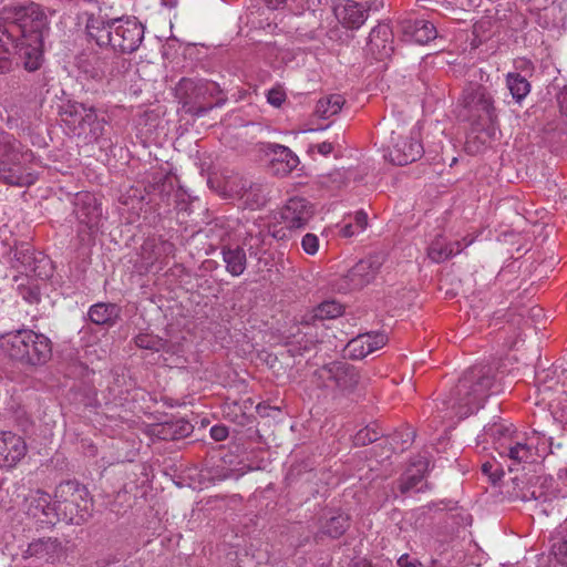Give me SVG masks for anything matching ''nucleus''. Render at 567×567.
<instances>
[{
  "label": "nucleus",
  "instance_id": "nucleus-58",
  "mask_svg": "<svg viewBox=\"0 0 567 567\" xmlns=\"http://www.w3.org/2000/svg\"><path fill=\"white\" fill-rule=\"evenodd\" d=\"M174 424L177 425V432H183V437L187 436L193 430L192 425L188 422L177 421L174 422Z\"/></svg>",
  "mask_w": 567,
  "mask_h": 567
},
{
  "label": "nucleus",
  "instance_id": "nucleus-6",
  "mask_svg": "<svg viewBox=\"0 0 567 567\" xmlns=\"http://www.w3.org/2000/svg\"><path fill=\"white\" fill-rule=\"evenodd\" d=\"M361 381L359 370L344 361H331L313 371L311 382L333 399L352 394Z\"/></svg>",
  "mask_w": 567,
  "mask_h": 567
},
{
  "label": "nucleus",
  "instance_id": "nucleus-33",
  "mask_svg": "<svg viewBox=\"0 0 567 567\" xmlns=\"http://www.w3.org/2000/svg\"><path fill=\"white\" fill-rule=\"evenodd\" d=\"M202 84L205 89H207V92H203L200 90L199 96H198V104H213L214 107H219L225 104L227 101L226 95L223 93L221 89L216 82L208 81V80H202Z\"/></svg>",
  "mask_w": 567,
  "mask_h": 567
},
{
  "label": "nucleus",
  "instance_id": "nucleus-45",
  "mask_svg": "<svg viewBox=\"0 0 567 567\" xmlns=\"http://www.w3.org/2000/svg\"><path fill=\"white\" fill-rule=\"evenodd\" d=\"M162 440H178L183 437V432H177V425L174 422L162 424L157 431Z\"/></svg>",
  "mask_w": 567,
  "mask_h": 567
},
{
  "label": "nucleus",
  "instance_id": "nucleus-56",
  "mask_svg": "<svg viewBox=\"0 0 567 567\" xmlns=\"http://www.w3.org/2000/svg\"><path fill=\"white\" fill-rule=\"evenodd\" d=\"M302 467L303 466L301 464L291 466L289 472H288V474H287V480L290 483L296 482L299 478V476L301 475Z\"/></svg>",
  "mask_w": 567,
  "mask_h": 567
},
{
  "label": "nucleus",
  "instance_id": "nucleus-27",
  "mask_svg": "<svg viewBox=\"0 0 567 567\" xmlns=\"http://www.w3.org/2000/svg\"><path fill=\"white\" fill-rule=\"evenodd\" d=\"M472 244V240L462 244V241L447 243L443 237H436L427 248V256L434 262H443L452 256L460 254L465 247Z\"/></svg>",
  "mask_w": 567,
  "mask_h": 567
},
{
  "label": "nucleus",
  "instance_id": "nucleus-22",
  "mask_svg": "<svg viewBox=\"0 0 567 567\" xmlns=\"http://www.w3.org/2000/svg\"><path fill=\"white\" fill-rule=\"evenodd\" d=\"M74 213L81 224L93 229L102 217V207L96 197L91 193H79L75 196Z\"/></svg>",
  "mask_w": 567,
  "mask_h": 567
},
{
  "label": "nucleus",
  "instance_id": "nucleus-38",
  "mask_svg": "<svg viewBox=\"0 0 567 567\" xmlns=\"http://www.w3.org/2000/svg\"><path fill=\"white\" fill-rule=\"evenodd\" d=\"M136 347L159 352L166 347V340L153 333H140L134 338Z\"/></svg>",
  "mask_w": 567,
  "mask_h": 567
},
{
  "label": "nucleus",
  "instance_id": "nucleus-28",
  "mask_svg": "<svg viewBox=\"0 0 567 567\" xmlns=\"http://www.w3.org/2000/svg\"><path fill=\"white\" fill-rule=\"evenodd\" d=\"M87 316L94 324L112 327L120 319L121 308L115 303L99 302L90 307Z\"/></svg>",
  "mask_w": 567,
  "mask_h": 567
},
{
  "label": "nucleus",
  "instance_id": "nucleus-13",
  "mask_svg": "<svg viewBox=\"0 0 567 567\" xmlns=\"http://www.w3.org/2000/svg\"><path fill=\"white\" fill-rule=\"evenodd\" d=\"M200 90L207 92V89L202 84V80L188 78L179 80L176 86V96L182 101L186 113L196 117H202L213 110V104H198Z\"/></svg>",
  "mask_w": 567,
  "mask_h": 567
},
{
  "label": "nucleus",
  "instance_id": "nucleus-25",
  "mask_svg": "<svg viewBox=\"0 0 567 567\" xmlns=\"http://www.w3.org/2000/svg\"><path fill=\"white\" fill-rule=\"evenodd\" d=\"M369 9L353 0L334 7V16L348 29H359L368 18Z\"/></svg>",
  "mask_w": 567,
  "mask_h": 567
},
{
  "label": "nucleus",
  "instance_id": "nucleus-7",
  "mask_svg": "<svg viewBox=\"0 0 567 567\" xmlns=\"http://www.w3.org/2000/svg\"><path fill=\"white\" fill-rule=\"evenodd\" d=\"M9 355L32 367L45 364L52 357L51 340L33 330L22 329L6 337Z\"/></svg>",
  "mask_w": 567,
  "mask_h": 567
},
{
  "label": "nucleus",
  "instance_id": "nucleus-19",
  "mask_svg": "<svg viewBox=\"0 0 567 567\" xmlns=\"http://www.w3.org/2000/svg\"><path fill=\"white\" fill-rule=\"evenodd\" d=\"M27 454L24 440L10 431L0 432V467H13Z\"/></svg>",
  "mask_w": 567,
  "mask_h": 567
},
{
  "label": "nucleus",
  "instance_id": "nucleus-34",
  "mask_svg": "<svg viewBox=\"0 0 567 567\" xmlns=\"http://www.w3.org/2000/svg\"><path fill=\"white\" fill-rule=\"evenodd\" d=\"M0 178L9 185L29 186L33 183L30 174H24L21 166L10 167L7 163H2L0 167Z\"/></svg>",
  "mask_w": 567,
  "mask_h": 567
},
{
  "label": "nucleus",
  "instance_id": "nucleus-37",
  "mask_svg": "<svg viewBox=\"0 0 567 567\" xmlns=\"http://www.w3.org/2000/svg\"><path fill=\"white\" fill-rule=\"evenodd\" d=\"M13 257H14L16 261L21 266V268H23L24 271H31V272L37 271L35 264L38 260L34 256L33 250L31 249V247L29 245H27V246L22 245L21 248H16Z\"/></svg>",
  "mask_w": 567,
  "mask_h": 567
},
{
  "label": "nucleus",
  "instance_id": "nucleus-46",
  "mask_svg": "<svg viewBox=\"0 0 567 567\" xmlns=\"http://www.w3.org/2000/svg\"><path fill=\"white\" fill-rule=\"evenodd\" d=\"M301 246L309 255H315L319 248V238L315 234H306L302 237Z\"/></svg>",
  "mask_w": 567,
  "mask_h": 567
},
{
  "label": "nucleus",
  "instance_id": "nucleus-48",
  "mask_svg": "<svg viewBox=\"0 0 567 567\" xmlns=\"http://www.w3.org/2000/svg\"><path fill=\"white\" fill-rule=\"evenodd\" d=\"M19 291L21 297L30 303L38 302L40 300V291L35 286H20Z\"/></svg>",
  "mask_w": 567,
  "mask_h": 567
},
{
  "label": "nucleus",
  "instance_id": "nucleus-32",
  "mask_svg": "<svg viewBox=\"0 0 567 567\" xmlns=\"http://www.w3.org/2000/svg\"><path fill=\"white\" fill-rule=\"evenodd\" d=\"M346 100L340 94H330L320 99L315 109V114L320 118H329L336 114H338L342 106L344 105Z\"/></svg>",
  "mask_w": 567,
  "mask_h": 567
},
{
  "label": "nucleus",
  "instance_id": "nucleus-31",
  "mask_svg": "<svg viewBox=\"0 0 567 567\" xmlns=\"http://www.w3.org/2000/svg\"><path fill=\"white\" fill-rule=\"evenodd\" d=\"M16 41L6 42L0 38V74H7L13 71L14 66L22 65L14 48Z\"/></svg>",
  "mask_w": 567,
  "mask_h": 567
},
{
  "label": "nucleus",
  "instance_id": "nucleus-18",
  "mask_svg": "<svg viewBox=\"0 0 567 567\" xmlns=\"http://www.w3.org/2000/svg\"><path fill=\"white\" fill-rule=\"evenodd\" d=\"M312 216V205L301 197L290 198L281 210V218L288 229L303 228Z\"/></svg>",
  "mask_w": 567,
  "mask_h": 567
},
{
  "label": "nucleus",
  "instance_id": "nucleus-41",
  "mask_svg": "<svg viewBox=\"0 0 567 567\" xmlns=\"http://www.w3.org/2000/svg\"><path fill=\"white\" fill-rule=\"evenodd\" d=\"M381 435L377 427L365 426L354 435L353 442L357 446H364L375 442Z\"/></svg>",
  "mask_w": 567,
  "mask_h": 567
},
{
  "label": "nucleus",
  "instance_id": "nucleus-43",
  "mask_svg": "<svg viewBox=\"0 0 567 567\" xmlns=\"http://www.w3.org/2000/svg\"><path fill=\"white\" fill-rule=\"evenodd\" d=\"M533 309L523 308V309L519 310L518 313L509 311L506 315L507 323H508L509 328L522 329L523 326H526L528 323V321L525 319V316L527 313H529Z\"/></svg>",
  "mask_w": 567,
  "mask_h": 567
},
{
  "label": "nucleus",
  "instance_id": "nucleus-3",
  "mask_svg": "<svg viewBox=\"0 0 567 567\" xmlns=\"http://www.w3.org/2000/svg\"><path fill=\"white\" fill-rule=\"evenodd\" d=\"M494 382L492 368L474 365L467 369L443 404L458 419L467 417L483 406Z\"/></svg>",
  "mask_w": 567,
  "mask_h": 567
},
{
  "label": "nucleus",
  "instance_id": "nucleus-26",
  "mask_svg": "<svg viewBox=\"0 0 567 567\" xmlns=\"http://www.w3.org/2000/svg\"><path fill=\"white\" fill-rule=\"evenodd\" d=\"M496 131V124L477 125L471 123V131L466 137L465 150L471 154L480 153L495 140Z\"/></svg>",
  "mask_w": 567,
  "mask_h": 567
},
{
  "label": "nucleus",
  "instance_id": "nucleus-49",
  "mask_svg": "<svg viewBox=\"0 0 567 567\" xmlns=\"http://www.w3.org/2000/svg\"><path fill=\"white\" fill-rule=\"evenodd\" d=\"M286 100V94L280 89H271L267 94V101L272 106L279 107Z\"/></svg>",
  "mask_w": 567,
  "mask_h": 567
},
{
  "label": "nucleus",
  "instance_id": "nucleus-57",
  "mask_svg": "<svg viewBox=\"0 0 567 567\" xmlns=\"http://www.w3.org/2000/svg\"><path fill=\"white\" fill-rule=\"evenodd\" d=\"M398 565L400 567H416L419 565V561L415 559H411L408 554H404L398 559Z\"/></svg>",
  "mask_w": 567,
  "mask_h": 567
},
{
  "label": "nucleus",
  "instance_id": "nucleus-55",
  "mask_svg": "<svg viewBox=\"0 0 567 567\" xmlns=\"http://www.w3.org/2000/svg\"><path fill=\"white\" fill-rule=\"evenodd\" d=\"M354 221H355L354 226L357 227V229L363 230L368 225L367 214L362 210L357 212L355 216H354Z\"/></svg>",
  "mask_w": 567,
  "mask_h": 567
},
{
  "label": "nucleus",
  "instance_id": "nucleus-62",
  "mask_svg": "<svg viewBox=\"0 0 567 567\" xmlns=\"http://www.w3.org/2000/svg\"><path fill=\"white\" fill-rule=\"evenodd\" d=\"M265 1L268 4V7H270L272 9H276L277 7H279L280 4L286 2V0H265Z\"/></svg>",
  "mask_w": 567,
  "mask_h": 567
},
{
  "label": "nucleus",
  "instance_id": "nucleus-35",
  "mask_svg": "<svg viewBox=\"0 0 567 567\" xmlns=\"http://www.w3.org/2000/svg\"><path fill=\"white\" fill-rule=\"evenodd\" d=\"M506 85L513 99L520 103L530 92V83L519 73L511 72L506 75Z\"/></svg>",
  "mask_w": 567,
  "mask_h": 567
},
{
  "label": "nucleus",
  "instance_id": "nucleus-47",
  "mask_svg": "<svg viewBox=\"0 0 567 567\" xmlns=\"http://www.w3.org/2000/svg\"><path fill=\"white\" fill-rule=\"evenodd\" d=\"M131 68V62L123 58H116L113 61L112 69L110 71V74L113 78H118L126 73L128 69Z\"/></svg>",
  "mask_w": 567,
  "mask_h": 567
},
{
  "label": "nucleus",
  "instance_id": "nucleus-2",
  "mask_svg": "<svg viewBox=\"0 0 567 567\" xmlns=\"http://www.w3.org/2000/svg\"><path fill=\"white\" fill-rule=\"evenodd\" d=\"M86 33L91 40L103 48L109 47L122 54L135 52L144 39V25L132 17L105 20L102 17H89Z\"/></svg>",
  "mask_w": 567,
  "mask_h": 567
},
{
  "label": "nucleus",
  "instance_id": "nucleus-51",
  "mask_svg": "<svg viewBox=\"0 0 567 567\" xmlns=\"http://www.w3.org/2000/svg\"><path fill=\"white\" fill-rule=\"evenodd\" d=\"M333 148L334 147L331 142H322V143H318V144H311L309 146L308 152L309 153L318 152L322 156H327L332 153Z\"/></svg>",
  "mask_w": 567,
  "mask_h": 567
},
{
  "label": "nucleus",
  "instance_id": "nucleus-50",
  "mask_svg": "<svg viewBox=\"0 0 567 567\" xmlns=\"http://www.w3.org/2000/svg\"><path fill=\"white\" fill-rule=\"evenodd\" d=\"M494 465L489 462H486L482 465V472L489 476L491 481L495 484L497 481L501 480V476L504 474L503 470L496 467L495 470Z\"/></svg>",
  "mask_w": 567,
  "mask_h": 567
},
{
  "label": "nucleus",
  "instance_id": "nucleus-5",
  "mask_svg": "<svg viewBox=\"0 0 567 567\" xmlns=\"http://www.w3.org/2000/svg\"><path fill=\"white\" fill-rule=\"evenodd\" d=\"M53 498L58 523L81 525L91 517L93 499L86 486L76 480L59 483L54 488Z\"/></svg>",
  "mask_w": 567,
  "mask_h": 567
},
{
  "label": "nucleus",
  "instance_id": "nucleus-24",
  "mask_svg": "<svg viewBox=\"0 0 567 567\" xmlns=\"http://www.w3.org/2000/svg\"><path fill=\"white\" fill-rule=\"evenodd\" d=\"M386 341L388 337L384 333H363L350 340L347 344V349L349 350L351 359L359 360L381 349Z\"/></svg>",
  "mask_w": 567,
  "mask_h": 567
},
{
  "label": "nucleus",
  "instance_id": "nucleus-23",
  "mask_svg": "<svg viewBox=\"0 0 567 567\" xmlns=\"http://www.w3.org/2000/svg\"><path fill=\"white\" fill-rule=\"evenodd\" d=\"M399 27L405 38L419 44H426L437 37L436 28L427 20L403 18L399 20Z\"/></svg>",
  "mask_w": 567,
  "mask_h": 567
},
{
  "label": "nucleus",
  "instance_id": "nucleus-63",
  "mask_svg": "<svg viewBox=\"0 0 567 567\" xmlns=\"http://www.w3.org/2000/svg\"><path fill=\"white\" fill-rule=\"evenodd\" d=\"M560 417H561V422H564L565 426H567V411L566 410L561 411Z\"/></svg>",
  "mask_w": 567,
  "mask_h": 567
},
{
  "label": "nucleus",
  "instance_id": "nucleus-30",
  "mask_svg": "<svg viewBox=\"0 0 567 567\" xmlns=\"http://www.w3.org/2000/svg\"><path fill=\"white\" fill-rule=\"evenodd\" d=\"M223 260L226 264V270L231 276H240L247 266L246 251L244 247L226 245L221 248Z\"/></svg>",
  "mask_w": 567,
  "mask_h": 567
},
{
  "label": "nucleus",
  "instance_id": "nucleus-17",
  "mask_svg": "<svg viewBox=\"0 0 567 567\" xmlns=\"http://www.w3.org/2000/svg\"><path fill=\"white\" fill-rule=\"evenodd\" d=\"M66 556V549L58 538H39L31 542L24 550V557H33L39 563L55 564Z\"/></svg>",
  "mask_w": 567,
  "mask_h": 567
},
{
  "label": "nucleus",
  "instance_id": "nucleus-8",
  "mask_svg": "<svg viewBox=\"0 0 567 567\" xmlns=\"http://www.w3.org/2000/svg\"><path fill=\"white\" fill-rule=\"evenodd\" d=\"M465 117L477 125L496 124L497 112L491 92L481 84H470L462 100Z\"/></svg>",
  "mask_w": 567,
  "mask_h": 567
},
{
  "label": "nucleus",
  "instance_id": "nucleus-40",
  "mask_svg": "<svg viewBox=\"0 0 567 567\" xmlns=\"http://www.w3.org/2000/svg\"><path fill=\"white\" fill-rule=\"evenodd\" d=\"M266 234L259 231L255 235L249 234L244 240V247L247 248L250 257H259L265 251Z\"/></svg>",
  "mask_w": 567,
  "mask_h": 567
},
{
  "label": "nucleus",
  "instance_id": "nucleus-14",
  "mask_svg": "<svg viewBox=\"0 0 567 567\" xmlns=\"http://www.w3.org/2000/svg\"><path fill=\"white\" fill-rule=\"evenodd\" d=\"M518 499L524 502H534L535 507H539L540 513L549 515L553 509V502L556 495L544 476H534L527 481L526 491L518 492Z\"/></svg>",
  "mask_w": 567,
  "mask_h": 567
},
{
  "label": "nucleus",
  "instance_id": "nucleus-11",
  "mask_svg": "<svg viewBox=\"0 0 567 567\" xmlns=\"http://www.w3.org/2000/svg\"><path fill=\"white\" fill-rule=\"evenodd\" d=\"M488 432L494 437L499 435L496 450L501 456L507 457L512 462L508 466L509 471H513L512 465H518L532 460L533 447L527 443H522L519 441H514L512 437H507L508 429L495 424L488 429Z\"/></svg>",
  "mask_w": 567,
  "mask_h": 567
},
{
  "label": "nucleus",
  "instance_id": "nucleus-36",
  "mask_svg": "<svg viewBox=\"0 0 567 567\" xmlns=\"http://www.w3.org/2000/svg\"><path fill=\"white\" fill-rule=\"evenodd\" d=\"M550 553L559 564L567 565V520L566 519H565L564 524L560 525V528L557 532V535L553 538Z\"/></svg>",
  "mask_w": 567,
  "mask_h": 567
},
{
  "label": "nucleus",
  "instance_id": "nucleus-53",
  "mask_svg": "<svg viewBox=\"0 0 567 567\" xmlns=\"http://www.w3.org/2000/svg\"><path fill=\"white\" fill-rule=\"evenodd\" d=\"M229 432L225 425H214L210 429V436L216 441L220 442L227 439Z\"/></svg>",
  "mask_w": 567,
  "mask_h": 567
},
{
  "label": "nucleus",
  "instance_id": "nucleus-16",
  "mask_svg": "<svg viewBox=\"0 0 567 567\" xmlns=\"http://www.w3.org/2000/svg\"><path fill=\"white\" fill-rule=\"evenodd\" d=\"M230 189L247 208L252 210L264 207L270 193L268 184L244 177L234 182Z\"/></svg>",
  "mask_w": 567,
  "mask_h": 567
},
{
  "label": "nucleus",
  "instance_id": "nucleus-15",
  "mask_svg": "<svg viewBox=\"0 0 567 567\" xmlns=\"http://www.w3.org/2000/svg\"><path fill=\"white\" fill-rule=\"evenodd\" d=\"M426 467L427 463L424 460L413 462L391 485L392 497L396 498L399 495L423 492L427 486L424 481Z\"/></svg>",
  "mask_w": 567,
  "mask_h": 567
},
{
  "label": "nucleus",
  "instance_id": "nucleus-9",
  "mask_svg": "<svg viewBox=\"0 0 567 567\" xmlns=\"http://www.w3.org/2000/svg\"><path fill=\"white\" fill-rule=\"evenodd\" d=\"M382 262V257L379 255L361 259L346 275L334 280V289L342 293L362 289L375 278Z\"/></svg>",
  "mask_w": 567,
  "mask_h": 567
},
{
  "label": "nucleus",
  "instance_id": "nucleus-60",
  "mask_svg": "<svg viewBox=\"0 0 567 567\" xmlns=\"http://www.w3.org/2000/svg\"><path fill=\"white\" fill-rule=\"evenodd\" d=\"M458 6L463 10H471L476 7L475 0H458Z\"/></svg>",
  "mask_w": 567,
  "mask_h": 567
},
{
  "label": "nucleus",
  "instance_id": "nucleus-44",
  "mask_svg": "<svg viewBox=\"0 0 567 567\" xmlns=\"http://www.w3.org/2000/svg\"><path fill=\"white\" fill-rule=\"evenodd\" d=\"M316 341L312 339H306L303 342L298 341L297 343L288 344V353L290 357L302 355L305 352H309L315 349Z\"/></svg>",
  "mask_w": 567,
  "mask_h": 567
},
{
  "label": "nucleus",
  "instance_id": "nucleus-39",
  "mask_svg": "<svg viewBox=\"0 0 567 567\" xmlns=\"http://www.w3.org/2000/svg\"><path fill=\"white\" fill-rule=\"evenodd\" d=\"M342 313V307L336 301H323L315 310L312 319L326 320L332 319Z\"/></svg>",
  "mask_w": 567,
  "mask_h": 567
},
{
  "label": "nucleus",
  "instance_id": "nucleus-12",
  "mask_svg": "<svg viewBox=\"0 0 567 567\" xmlns=\"http://www.w3.org/2000/svg\"><path fill=\"white\" fill-rule=\"evenodd\" d=\"M392 145L388 150L386 157L399 166L411 164L422 157L424 148L421 142L410 135L392 132Z\"/></svg>",
  "mask_w": 567,
  "mask_h": 567
},
{
  "label": "nucleus",
  "instance_id": "nucleus-61",
  "mask_svg": "<svg viewBox=\"0 0 567 567\" xmlns=\"http://www.w3.org/2000/svg\"><path fill=\"white\" fill-rule=\"evenodd\" d=\"M558 480L564 484V485H567V466L564 467V468H560L558 471Z\"/></svg>",
  "mask_w": 567,
  "mask_h": 567
},
{
  "label": "nucleus",
  "instance_id": "nucleus-4",
  "mask_svg": "<svg viewBox=\"0 0 567 567\" xmlns=\"http://www.w3.org/2000/svg\"><path fill=\"white\" fill-rule=\"evenodd\" d=\"M58 113L64 126L86 144L99 143L106 133L107 122L93 105L66 100Z\"/></svg>",
  "mask_w": 567,
  "mask_h": 567
},
{
  "label": "nucleus",
  "instance_id": "nucleus-1",
  "mask_svg": "<svg viewBox=\"0 0 567 567\" xmlns=\"http://www.w3.org/2000/svg\"><path fill=\"white\" fill-rule=\"evenodd\" d=\"M0 16L9 25L8 39L13 38L16 31L20 34L14 48L22 66L29 72L38 70L43 60V34L49 29L45 13L39 4L30 2L4 7Z\"/></svg>",
  "mask_w": 567,
  "mask_h": 567
},
{
  "label": "nucleus",
  "instance_id": "nucleus-59",
  "mask_svg": "<svg viewBox=\"0 0 567 567\" xmlns=\"http://www.w3.org/2000/svg\"><path fill=\"white\" fill-rule=\"evenodd\" d=\"M359 229L353 224H347L342 227L341 233L344 237L353 236Z\"/></svg>",
  "mask_w": 567,
  "mask_h": 567
},
{
  "label": "nucleus",
  "instance_id": "nucleus-54",
  "mask_svg": "<svg viewBox=\"0 0 567 567\" xmlns=\"http://www.w3.org/2000/svg\"><path fill=\"white\" fill-rule=\"evenodd\" d=\"M557 100L560 107V112L567 116V86H564L560 90Z\"/></svg>",
  "mask_w": 567,
  "mask_h": 567
},
{
  "label": "nucleus",
  "instance_id": "nucleus-29",
  "mask_svg": "<svg viewBox=\"0 0 567 567\" xmlns=\"http://www.w3.org/2000/svg\"><path fill=\"white\" fill-rule=\"evenodd\" d=\"M350 527V517L338 511H330L320 524V533L331 538H339Z\"/></svg>",
  "mask_w": 567,
  "mask_h": 567
},
{
  "label": "nucleus",
  "instance_id": "nucleus-21",
  "mask_svg": "<svg viewBox=\"0 0 567 567\" xmlns=\"http://www.w3.org/2000/svg\"><path fill=\"white\" fill-rule=\"evenodd\" d=\"M368 50L379 61L388 59L393 53V32L389 24L380 23L374 27L368 40Z\"/></svg>",
  "mask_w": 567,
  "mask_h": 567
},
{
  "label": "nucleus",
  "instance_id": "nucleus-52",
  "mask_svg": "<svg viewBox=\"0 0 567 567\" xmlns=\"http://www.w3.org/2000/svg\"><path fill=\"white\" fill-rule=\"evenodd\" d=\"M526 486H527V482H525V480H523L518 476H515L512 478V488L508 489V492L511 493V495L513 497L518 499V492L523 493V491H526Z\"/></svg>",
  "mask_w": 567,
  "mask_h": 567
},
{
  "label": "nucleus",
  "instance_id": "nucleus-10",
  "mask_svg": "<svg viewBox=\"0 0 567 567\" xmlns=\"http://www.w3.org/2000/svg\"><path fill=\"white\" fill-rule=\"evenodd\" d=\"M23 509L29 517L43 525L54 526L58 523L54 498L42 489L29 492L23 501Z\"/></svg>",
  "mask_w": 567,
  "mask_h": 567
},
{
  "label": "nucleus",
  "instance_id": "nucleus-20",
  "mask_svg": "<svg viewBox=\"0 0 567 567\" xmlns=\"http://www.w3.org/2000/svg\"><path fill=\"white\" fill-rule=\"evenodd\" d=\"M270 158V169L275 175L286 176L299 164L298 156L287 146L268 143L262 148Z\"/></svg>",
  "mask_w": 567,
  "mask_h": 567
},
{
  "label": "nucleus",
  "instance_id": "nucleus-42",
  "mask_svg": "<svg viewBox=\"0 0 567 567\" xmlns=\"http://www.w3.org/2000/svg\"><path fill=\"white\" fill-rule=\"evenodd\" d=\"M346 182V175L342 171H334L330 173L327 176H322L320 178V184L324 187H328L330 189H336L341 187L342 184Z\"/></svg>",
  "mask_w": 567,
  "mask_h": 567
}]
</instances>
